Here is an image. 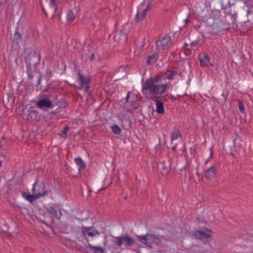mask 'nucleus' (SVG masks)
<instances>
[{"label":"nucleus","mask_w":253,"mask_h":253,"mask_svg":"<svg viewBox=\"0 0 253 253\" xmlns=\"http://www.w3.org/2000/svg\"><path fill=\"white\" fill-rule=\"evenodd\" d=\"M165 78L162 76L156 77L154 78H150L147 79L144 83L142 92L146 94L148 91L150 98L154 100L159 99L162 95L165 93L168 84L164 83Z\"/></svg>","instance_id":"nucleus-1"},{"label":"nucleus","mask_w":253,"mask_h":253,"mask_svg":"<svg viewBox=\"0 0 253 253\" xmlns=\"http://www.w3.org/2000/svg\"><path fill=\"white\" fill-rule=\"evenodd\" d=\"M40 53L37 48L31 49L25 58L28 78L31 80L33 77H36L37 86L41 84L42 77L41 74L36 72L37 65L40 63Z\"/></svg>","instance_id":"nucleus-2"},{"label":"nucleus","mask_w":253,"mask_h":253,"mask_svg":"<svg viewBox=\"0 0 253 253\" xmlns=\"http://www.w3.org/2000/svg\"><path fill=\"white\" fill-rule=\"evenodd\" d=\"M138 241L149 249L153 248V245L158 246L161 243L159 238L154 234H147L145 235H138Z\"/></svg>","instance_id":"nucleus-3"},{"label":"nucleus","mask_w":253,"mask_h":253,"mask_svg":"<svg viewBox=\"0 0 253 253\" xmlns=\"http://www.w3.org/2000/svg\"><path fill=\"white\" fill-rule=\"evenodd\" d=\"M114 239V243L116 246L119 247L122 245H125L126 247L134 246L135 243L133 238L127 235L115 237Z\"/></svg>","instance_id":"nucleus-4"},{"label":"nucleus","mask_w":253,"mask_h":253,"mask_svg":"<svg viewBox=\"0 0 253 253\" xmlns=\"http://www.w3.org/2000/svg\"><path fill=\"white\" fill-rule=\"evenodd\" d=\"M78 77L76 80V87L86 92L89 87L90 80L81 74L80 71L78 72Z\"/></svg>","instance_id":"nucleus-5"},{"label":"nucleus","mask_w":253,"mask_h":253,"mask_svg":"<svg viewBox=\"0 0 253 253\" xmlns=\"http://www.w3.org/2000/svg\"><path fill=\"white\" fill-rule=\"evenodd\" d=\"M38 179L36 178V181L33 185L32 189V193L35 195H41V197L45 196L47 194V190H46L45 183L41 182L40 184L38 183Z\"/></svg>","instance_id":"nucleus-6"},{"label":"nucleus","mask_w":253,"mask_h":253,"mask_svg":"<svg viewBox=\"0 0 253 253\" xmlns=\"http://www.w3.org/2000/svg\"><path fill=\"white\" fill-rule=\"evenodd\" d=\"M82 234L84 239L88 242L87 237H93L96 235H99V232L93 227L82 226Z\"/></svg>","instance_id":"nucleus-7"},{"label":"nucleus","mask_w":253,"mask_h":253,"mask_svg":"<svg viewBox=\"0 0 253 253\" xmlns=\"http://www.w3.org/2000/svg\"><path fill=\"white\" fill-rule=\"evenodd\" d=\"M171 39L170 37L166 35L160 40L157 41L156 46L158 50L164 49L169 47Z\"/></svg>","instance_id":"nucleus-8"},{"label":"nucleus","mask_w":253,"mask_h":253,"mask_svg":"<svg viewBox=\"0 0 253 253\" xmlns=\"http://www.w3.org/2000/svg\"><path fill=\"white\" fill-rule=\"evenodd\" d=\"M36 105L39 108L43 110L51 108L53 106L52 101L47 97H44L39 100L37 102Z\"/></svg>","instance_id":"nucleus-9"},{"label":"nucleus","mask_w":253,"mask_h":253,"mask_svg":"<svg viewBox=\"0 0 253 253\" xmlns=\"http://www.w3.org/2000/svg\"><path fill=\"white\" fill-rule=\"evenodd\" d=\"M211 230L208 229H206L205 231L197 230L193 235L197 239L208 240L211 236Z\"/></svg>","instance_id":"nucleus-10"},{"label":"nucleus","mask_w":253,"mask_h":253,"mask_svg":"<svg viewBox=\"0 0 253 253\" xmlns=\"http://www.w3.org/2000/svg\"><path fill=\"white\" fill-rule=\"evenodd\" d=\"M46 210L53 217L57 219H59L62 215L61 211L58 207L49 206Z\"/></svg>","instance_id":"nucleus-11"},{"label":"nucleus","mask_w":253,"mask_h":253,"mask_svg":"<svg viewBox=\"0 0 253 253\" xmlns=\"http://www.w3.org/2000/svg\"><path fill=\"white\" fill-rule=\"evenodd\" d=\"M150 3H149L146 7L142 10L141 11H138L135 16V19L137 22L142 21L145 17L147 11L150 9Z\"/></svg>","instance_id":"nucleus-12"},{"label":"nucleus","mask_w":253,"mask_h":253,"mask_svg":"<svg viewBox=\"0 0 253 253\" xmlns=\"http://www.w3.org/2000/svg\"><path fill=\"white\" fill-rule=\"evenodd\" d=\"M199 58L202 66H208L209 65L210 58L207 53L205 52L200 53Z\"/></svg>","instance_id":"nucleus-13"},{"label":"nucleus","mask_w":253,"mask_h":253,"mask_svg":"<svg viewBox=\"0 0 253 253\" xmlns=\"http://www.w3.org/2000/svg\"><path fill=\"white\" fill-rule=\"evenodd\" d=\"M245 3L247 6V16L249 21L253 20V1H246Z\"/></svg>","instance_id":"nucleus-14"},{"label":"nucleus","mask_w":253,"mask_h":253,"mask_svg":"<svg viewBox=\"0 0 253 253\" xmlns=\"http://www.w3.org/2000/svg\"><path fill=\"white\" fill-rule=\"evenodd\" d=\"M87 253H103L104 250L101 247L94 246L88 243L86 247Z\"/></svg>","instance_id":"nucleus-15"},{"label":"nucleus","mask_w":253,"mask_h":253,"mask_svg":"<svg viewBox=\"0 0 253 253\" xmlns=\"http://www.w3.org/2000/svg\"><path fill=\"white\" fill-rule=\"evenodd\" d=\"M27 119L29 121H39L41 119V115L39 114L38 112L31 110L29 111Z\"/></svg>","instance_id":"nucleus-16"},{"label":"nucleus","mask_w":253,"mask_h":253,"mask_svg":"<svg viewBox=\"0 0 253 253\" xmlns=\"http://www.w3.org/2000/svg\"><path fill=\"white\" fill-rule=\"evenodd\" d=\"M22 195L23 198L30 203H32L35 200L41 197V195H35V194H30L26 192H22Z\"/></svg>","instance_id":"nucleus-17"},{"label":"nucleus","mask_w":253,"mask_h":253,"mask_svg":"<svg viewBox=\"0 0 253 253\" xmlns=\"http://www.w3.org/2000/svg\"><path fill=\"white\" fill-rule=\"evenodd\" d=\"M170 166L169 162L166 163L165 161L160 162L158 164V168L162 169L161 174L162 175L166 174L168 172V168Z\"/></svg>","instance_id":"nucleus-18"},{"label":"nucleus","mask_w":253,"mask_h":253,"mask_svg":"<svg viewBox=\"0 0 253 253\" xmlns=\"http://www.w3.org/2000/svg\"><path fill=\"white\" fill-rule=\"evenodd\" d=\"M215 174V168L211 166L210 168L206 170L205 176L207 179L210 180L211 179Z\"/></svg>","instance_id":"nucleus-19"},{"label":"nucleus","mask_w":253,"mask_h":253,"mask_svg":"<svg viewBox=\"0 0 253 253\" xmlns=\"http://www.w3.org/2000/svg\"><path fill=\"white\" fill-rule=\"evenodd\" d=\"M154 100L156 101V111L159 114H163L164 113V107L163 103L158 99H155Z\"/></svg>","instance_id":"nucleus-20"},{"label":"nucleus","mask_w":253,"mask_h":253,"mask_svg":"<svg viewBox=\"0 0 253 253\" xmlns=\"http://www.w3.org/2000/svg\"><path fill=\"white\" fill-rule=\"evenodd\" d=\"M159 58V53L158 52H155L153 54L149 56L148 57V60L147 61V64H151L155 63L157 61Z\"/></svg>","instance_id":"nucleus-21"},{"label":"nucleus","mask_w":253,"mask_h":253,"mask_svg":"<svg viewBox=\"0 0 253 253\" xmlns=\"http://www.w3.org/2000/svg\"><path fill=\"white\" fill-rule=\"evenodd\" d=\"M13 42L15 43L17 45L21 43L22 42V38L21 35L19 32L16 31L13 35Z\"/></svg>","instance_id":"nucleus-22"},{"label":"nucleus","mask_w":253,"mask_h":253,"mask_svg":"<svg viewBox=\"0 0 253 253\" xmlns=\"http://www.w3.org/2000/svg\"><path fill=\"white\" fill-rule=\"evenodd\" d=\"M75 161L76 164L79 166V173H81V170L84 169L85 168V164L83 162L80 157L75 158Z\"/></svg>","instance_id":"nucleus-23"},{"label":"nucleus","mask_w":253,"mask_h":253,"mask_svg":"<svg viewBox=\"0 0 253 253\" xmlns=\"http://www.w3.org/2000/svg\"><path fill=\"white\" fill-rule=\"evenodd\" d=\"M178 75L177 71L168 70L166 72V78L169 80H173L175 76Z\"/></svg>","instance_id":"nucleus-24"},{"label":"nucleus","mask_w":253,"mask_h":253,"mask_svg":"<svg viewBox=\"0 0 253 253\" xmlns=\"http://www.w3.org/2000/svg\"><path fill=\"white\" fill-rule=\"evenodd\" d=\"M110 128L112 131L115 134H119L121 132V129L117 125H114L113 126H111Z\"/></svg>","instance_id":"nucleus-25"},{"label":"nucleus","mask_w":253,"mask_h":253,"mask_svg":"<svg viewBox=\"0 0 253 253\" xmlns=\"http://www.w3.org/2000/svg\"><path fill=\"white\" fill-rule=\"evenodd\" d=\"M75 18V15L72 10H69L67 13V20L68 22H72Z\"/></svg>","instance_id":"nucleus-26"},{"label":"nucleus","mask_w":253,"mask_h":253,"mask_svg":"<svg viewBox=\"0 0 253 253\" xmlns=\"http://www.w3.org/2000/svg\"><path fill=\"white\" fill-rule=\"evenodd\" d=\"M69 127L68 126H65L64 127L63 130L60 133V136L62 137L66 138L67 136V134L68 131H69Z\"/></svg>","instance_id":"nucleus-27"},{"label":"nucleus","mask_w":253,"mask_h":253,"mask_svg":"<svg viewBox=\"0 0 253 253\" xmlns=\"http://www.w3.org/2000/svg\"><path fill=\"white\" fill-rule=\"evenodd\" d=\"M191 168L189 164L188 163L183 168L180 169L181 172H184V176H186V171L189 170Z\"/></svg>","instance_id":"nucleus-28"},{"label":"nucleus","mask_w":253,"mask_h":253,"mask_svg":"<svg viewBox=\"0 0 253 253\" xmlns=\"http://www.w3.org/2000/svg\"><path fill=\"white\" fill-rule=\"evenodd\" d=\"M119 36L122 38L123 40L126 41L127 39V35L126 32H124V30H121L120 31Z\"/></svg>","instance_id":"nucleus-29"},{"label":"nucleus","mask_w":253,"mask_h":253,"mask_svg":"<svg viewBox=\"0 0 253 253\" xmlns=\"http://www.w3.org/2000/svg\"><path fill=\"white\" fill-rule=\"evenodd\" d=\"M179 135V132L178 131H177V132H173L172 133H171V141L177 139Z\"/></svg>","instance_id":"nucleus-30"},{"label":"nucleus","mask_w":253,"mask_h":253,"mask_svg":"<svg viewBox=\"0 0 253 253\" xmlns=\"http://www.w3.org/2000/svg\"><path fill=\"white\" fill-rule=\"evenodd\" d=\"M239 110L241 113H244L245 109L243 102L240 100H239L238 103Z\"/></svg>","instance_id":"nucleus-31"},{"label":"nucleus","mask_w":253,"mask_h":253,"mask_svg":"<svg viewBox=\"0 0 253 253\" xmlns=\"http://www.w3.org/2000/svg\"><path fill=\"white\" fill-rule=\"evenodd\" d=\"M223 9L224 10V12H225L226 13H228V14H229L230 12H231V7H230V6H225L224 8H223Z\"/></svg>","instance_id":"nucleus-32"},{"label":"nucleus","mask_w":253,"mask_h":253,"mask_svg":"<svg viewBox=\"0 0 253 253\" xmlns=\"http://www.w3.org/2000/svg\"><path fill=\"white\" fill-rule=\"evenodd\" d=\"M189 253H203V252L200 249L198 248L197 249L192 250Z\"/></svg>","instance_id":"nucleus-33"},{"label":"nucleus","mask_w":253,"mask_h":253,"mask_svg":"<svg viewBox=\"0 0 253 253\" xmlns=\"http://www.w3.org/2000/svg\"><path fill=\"white\" fill-rule=\"evenodd\" d=\"M56 3V0H50V5L51 7H53Z\"/></svg>","instance_id":"nucleus-34"},{"label":"nucleus","mask_w":253,"mask_h":253,"mask_svg":"<svg viewBox=\"0 0 253 253\" xmlns=\"http://www.w3.org/2000/svg\"><path fill=\"white\" fill-rule=\"evenodd\" d=\"M59 112V111H58V109H57L55 110V111H51L50 112V114H52V115H56V114H57Z\"/></svg>","instance_id":"nucleus-35"},{"label":"nucleus","mask_w":253,"mask_h":253,"mask_svg":"<svg viewBox=\"0 0 253 253\" xmlns=\"http://www.w3.org/2000/svg\"><path fill=\"white\" fill-rule=\"evenodd\" d=\"M130 92H128L127 93V95H126V102H128V98H129V94H130Z\"/></svg>","instance_id":"nucleus-36"},{"label":"nucleus","mask_w":253,"mask_h":253,"mask_svg":"<svg viewBox=\"0 0 253 253\" xmlns=\"http://www.w3.org/2000/svg\"><path fill=\"white\" fill-rule=\"evenodd\" d=\"M197 43V42H192L191 43V44H190L191 47H194V46L196 45V44Z\"/></svg>","instance_id":"nucleus-37"},{"label":"nucleus","mask_w":253,"mask_h":253,"mask_svg":"<svg viewBox=\"0 0 253 253\" xmlns=\"http://www.w3.org/2000/svg\"><path fill=\"white\" fill-rule=\"evenodd\" d=\"M94 59H95L94 55V54H92L90 57V59L91 61H93L94 60Z\"/></svg>","instance_id":"nucleus-38"},{"label":"nucleus","mask_w":253,"mask_h":253,"mask_svg":"<svg viewBox=\"0 0 253 253\" xmlns=\"http://www.w3.org/2000/svg\"><path fill=\"white\" fill-rule=\"evenodd\" d=\"M176 149V145H175L174 146H173L172 148H171V149L173 150V151H175Z\"/></svg>","instance_id":"nucleus-39"},{"label":"nucleus","mask_w":253,"mask_h":253,"mask_svg":"<svg viewBox=\"0 0 253 253\" xmlns=\"http://www.w3.org/2000/svg\"><path fill=\"white\" fill-rule=\"evenodd\" d=\"M185 22V24H187L189 22V19L187 18H186L185 20H184Z\"/></svg>","instance_id":"nucleus-40"},{"label":"nucleus","mask_w":253,"mask_h":253,"mask_svg":"<svg viewBox=\"0 0 253 253\" xmlns=\"http://www.w3.org/2000/svg\"><path fill=\"white\" fill-rule=\"evenodd\" d=\"M133 107L134 109H137L138 108L137 104H136L134 106H133Z\"/></svg>","instance_id":"nucleus-41"},{"label":"nucleus","mask_w":253,"mask_h":253,"mask_svg":"<svg viewBox=\"0 0 253 253\" xmlns=\"http://www.w3.org/2000/svg\"><path fill=\"white\" fill-rule=\"evenodd\" d=\"M212 155H213V152H212V151L211 150L210 159H211V158L212 157Z\"/></svg>","instance_id":"nucleus-42"},{"label":"nucleus","mask_w":253,"mask_h":253,"mask_svg":"<svg viewBox=\"0 0 253 253\" xmlns=\"http://www.w3.org/2000/svg\"><path fill=\"white\" fill-rule=\"evenodd\" d=\"M187 45L188 44L186 43H185L184 46H183V48H185L187 46Z\"/></svg>","instance_id":"nucleus-43"},{"label":"nucleus","mask_w":253,"mask_h":253,"mask_svg":"<svg viewBox=\"0 0 253 253\" xmlns=\"http://www.w3.org/2000/svg\"><path fill=\"white\" fill-rule=\"evenodd\" d=\"M105 188H101L99 190H98V191L97 192V193H98V192H100L101 190H102L103 189H104Z\"/></svg>","instance_id":"nucleus-44"},{"label":"nucleus","mask_w":253,"mask_h":253,"mask_svg":"<svg viewBox=\"0 0 253 253\" xmlns=\"http://www.w3.org/2000/svg\"><path fill=\"white\" fill-rule=\"evenodd\" d=\"M172 98H174V99H176V98L174 97L172 95L170 96Z\"/></svg>","instance_id":"nucleus-45"},{"label":"nucleus","mask_w":253,"mask_h":253,"mask_svg":"<svg viewBox=\"0 0 253 253\" xmlns=\"http://www.w3.org/2000/svg\"><path fill=\"white\" fill-rule=\"evenodd\" d=\"M125 199V200H126L127 199V197L126 196L125 197H124Z\"/></svg>","instance_id":"nucleus-46"},{"label":"nucleus","mask_w":253,"mask_h":253,"mask_svg":"<svg viewBox=\"0 0 253 253\" xmlns=\"http://www.w3.org/2000/svg\"><path fill=\"white\" fill-rule=\"evenodd\" d=\"M2 146V144H1V142H0V148Z\"/></svg>","instance_id":"nucleus-47"},{"label":"nucleus","mask_w":253,"mask_h":253,"mask_svg":"<svg viewBox=\"0 0 253 253\" xmlns=\"http://www.w3.org/2000/svg\"><path fill=\"white\" fill-rule=\"evenodd\" d=\"M1 166V162L0 161V167Z\"/></svg>","instance_id":"nucleus-48"},{"label":"nucleus","mask_w":253,"mask_h":253,"mask_svg":"<svg viewBox=\"0 0 253 253\" xmlns=\"http://www.w3.org/2000/svg\"><path fill=\"white\" fill-rule=\"evenodd\" d=\"M11 0L12 1H15V2L17 1V0Z\"/></svg>","instance_id":"nucleus-49"},{"label":"nucleus","mask_w":253,"mask_h":253,"mask_svg":"<svg viewBox=\"0 0 253 253\" xmlns=\"http://www.w3.org/2000/svg\"><path fill=\"white\" fill-rule=\"evenodd\" d=\"M251 72H252V75L253 76V70L252 71H251Z\"/></svg>","instance_id":"nucleus-50"},{"label":"nucleus","mask_w":253,"mask_h":253,"mask_svg":"<svg viewBox=\"0 0 253 253\" xmlns=\"http://www.w3.org/2000/svg\"><path fill=\"white\" fill-rule=\"evenodd\" d=\"M117 37V36L115 35V37H114V38H116Z\"/></svg>","instance_id":"nucleus-51"}]
</instances>
